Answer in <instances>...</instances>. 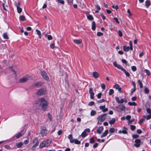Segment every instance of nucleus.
<instances>
[{"mask_svg":"<svg viewBox=\"0 0 151 151\" xmlns=\"http://www.w3.org/2000/svg\"><path fill=\"white\" fill-rule=\"evenodd\" d=\"M35 104L41 106L42 110L43 111L47 110L48 105V102L43 98H39L37 100L35 101Z\"/></svg>","mask_w":151,"mask_h":151,"instance_id":"1","label":"nucleus"},{"mask_svg":"<svg viewBox=\"0 0 151 151\" xmlns=\"http://www.w3.org/2000/svg\"><path fill=\"white\" fill-rule=\"evenodd\" d=\"M113 64L115 67L117 68L118 69H120L123 71L125 73L126 76L127 77L130 76V74L129 73L127 72L121 65L117 64L116 61L114 62Z\"/></svg>","mask_w":151,"mask_h":151,"instance_id":"2","label":"nucleus"},{"mask_svg":"<svg viewBox=\"0 0 151 151\" xmlns=\"http://www.w3.org/2000/svg\"><path fill=\"white\" fill-rule=\"evenodd\" d=\"M51 142V141L50 139H48L42 142L40 144L39 147L42 148L44 147H47L49 146Z\"/></svg>","mask_w":151,"mask_h":151,"instance_id":"3","label":"nucleus"},{"mask_svg":"<svg viewBox=\"0 0 151 151\" xmlns=\"http://www.w3.org/2000/svg\"><path fill=\"white\" fill-rule=\"evenodd\" d=\"M106 115V114H104L98 116L97 118L98 120V122L97 123L98 124H101L102 122L105 120Z\"/></svg>","mask_w":151,"mask_h":151,"instance_id":"4","label":"nucleus"},{"mask_svg":"<svg viewBox=\"0 0 151 151\" xmlns=\"http://www.w3.org/2000/svg\"><path fill=\"white\" fill-rule=\"evenodd\" d=\"M40 133L42 137L46 136L48 134V132L45 127H41Z\"/></svg>","mask_w":151,"mask_h":151,"instance_id":"5","label":"nucleus"},{"mask_svg":"<svg viewBox=\"0 0 151 151\" xmlns=\"http://www.w3.org/2000/svg\"><path fill=\"white\" fill-rule=\"evenodd\" d=\"M46 93V89L45 88H41L39 90L36 92V93L37 95L40 96L45 95Z\"/></svg>","mask_w":151,"mask_h":151,"instance_id":"6","label":"nucleus"},{"mask_svg":"<svg viewBox=\"0 0 151 151\" xmlns=\"http://www.w3.org/2000/svg\"><path fill=\"white\" fill-rule=\"evenodd\" d=\"M30 77L29 76L27 75L21 78L19 81L20 83L25 82L29 79Z\"/></svg>","mask_w":151,"mask_h":151,"instance_id":"7","label":"nucleus"},{"mask_svg":"<svg viewBox=\"0 0 151 151\" xmlns=\"http://www.w3.org/2000/svg\"><path fill=\"white\" fill-rule=\"evenodd\" d=\"M90 132V130L89 129H86L82 133L81 135V136L83 138L86 137Z\"/></svg>","mask_w":151,"mask_h":151,"instance_id":"8","label":"nucleus"},{"mask_svg":"<svg viewBox=\"0 0 151 151\" xmlns=\"http://www.w3.org/2000/svg\"><path fill=\"white\" fill-rule=\"evenodd\" d=\"M41 74L42 77L46 80H49V78L47 73L44 71H43L41 72Z\"/></svg>","mask_w":151,"mask_h":151,"instance_id":"9","label":"nucleus"},{"mask_svg":"<svg viewBox=\"0 0 151 151\" xmlns=\"http://www.w3.org/2000/svg\"><path fill=\"white\" fill-rule=\"evenodd\" d=\"M25 130L24 129H23L21 131L19 132L17 134L15 135L17 138L18 139L20 137L25 133Z\"/></svg>","mask_w":151,"mask_h":151,"instance_id":"10","label":"nucleus"},{"mask_svg":"<svg viewBox=\"0 0 151 151\" xmlns=\"http://www.w3.org/2000/svg\"><path fill=\"white\" fill-rule=\"evenodd\" d=\"M141 141L139 139H136L135 140V144L134 146L136 147H138L140 145Z\"/></svg>","mask_w":151,"mask_h":151,"instance_id":"11","label":"nucleus"},{"mask_svg":"<svg viewBox=\"0 0 151 151\" xmlns=\"http://www.w3.org/2000/svg\"><path fill=\"white\" fill-rule=\"evenodd\" d=\"M33 143L34 144V145L33 146V147H36V146H37L39 143L38 138L37 137L34 138L33 141Z\"/></svg>","mask_w":151,"mask_h":151,"instance_id":"12","label":"nucleus"},{"mask_svg":"<svg viewBox=\"0 0 151 151\" xmlns=\"http://www.w3.org/2000/svg\"><path fill=\"white\" fill-rule=\"evenodd\" d=\"M116 109L121 111H124L125 110L126 107L123 105L120 104L116 107Z\"/></svg>","mask_w":151,"mask_h":151,"instance_id":"13","label":"nucleus"},{"mask_svg":"<svg viewBox=\"0 0 151 151\" xmlns=\"http://www.w3.org/2000/svg\"><path fill=\"white\" fill-rule=\"evenodd\" d=\"M89 92L90 94V98L92 99H94V93L93 91V89L92 88H90L89 89Z\"/></svg>","mask_w":151,"mask_h":151,"instance_id":"14","label":"nucleus"},{"mask_svg":"<svg viewBox=\"0 0 151 151\" xmlns=\"http://www.w3.org/2000/svg\"><path fill=\"white\" fill-rule=\"evenodd\" d=\"M104 129L103 127L102 126H101L98 128L97 129V132L99 134H100L102 132Z\"/></svg>","mask_w":151,"mask_h":151,"instance_id":"15","label":"nucleus"},{"mask_svg":"<svg viewBox=\"0 0 151 151\" xmlns=\"http://www.w3.org/2000/svg\"><path fill=\"white\" fill-rule=\"evenodd\" d=\"M114 88L116 89H118V91L121 92V88L117 84H115L114 86Z\"/></svg>","mask_w":151,"mask_h":151,"instance_id":"16","label":"nucleus"},{"mask_svg":"<svg viewBox=\"0 0 151 151\" xmlns=\"http://www.w3.org/2000/svg\"><path fill=\"white\" fill-rule=\"evenodd\" d=\"M123 49L124 51L125 52H128L130 50V48L129 46H127L126 45L123 46Z\"/></svg>","mask_w":151,"mask_h":151,"instance_id":"17","label":"nucleus"},{"mask_svg":"<svg viewBox=\"0 0 151 151\" xmlns=\"http://www.w3.org/2000/svg\"><path fill=\"white\" fill-rule=\"evenodd\" d=\"M68 138L70 140L71 143H73L74 142V139H73L72 135L71 134H70L68 135Z\"/></svg>","mask_w":151,"mask_h":151,"instance_id":"18","label":"nucleus"},{"mask_svg":"<svg viewBox=\"0 0 151 151\" xmlns=\"http://www.w3.org/2000/svg\"><path fill=\"white\" fill-rule=\"evenodd\" d=\"M93 76L95 78L99 77V73L96 72H94L93 73Z\"/></svg>","mask_w":151,"mask_h":151,"instance_id":"19","label":"nucleus"},{"mask_svg":"<svg viewBox=\"0 0 151 151\" xmlns=\"http://www.w3.org/2000/svg\"><path fill=\"white\" fill-rule=\"evenodd\" d=\"M150 0H147L145 1V6L147 8H148L150 5Z\"/></svg>","mask_w":151,"mask_h":151,"instance_id":"20","label":"nucleus"},{"mask_svg":"<svg viewBox=\"0 0 151 151\" xmlns=\"http://www.w3.org/2000/svg\"><path fill=\"white\" fill-rule=\"evenodd\" d=\"M108 129L106 130L101 136V137L102 138L105 137L108 134Z\"/></svg>","mask_w":151,"mask_h":151,"instance_id":"21","label":"nucleus"},{"mask_svg":"<svg viewBox=\"0 0 151 151\" xmlns=\"http://www.w3.org/2000/svg\"><path fill=\"white\" fill-rule=\"evenodd\" d=\"M73 41L76 44H80L82 42V41L81 39L74 40Z\"/></svg>","mask_w":151,"mask_h":151,"instance_id":"22","label":"nucleus"},{"mask_svg":"<svg viewBox=\"0 0 151 151\" xmlns=\"http://www.w3.org/2000/svg\"><path fill=\"white\" fill-rule=\"evenodd\" d=\"M118 133L119 134L122 133L124 134H127V132L126 130H120L119 131Z\"/></svg>","mask_w":151,"mask_h":151,"instance_id":"23","label":"nucleus"},{"mask_svg":"<svg viewBox=\"0 0 151 151\" xmlns=\"http://www.w3.org/2000/svg\"><path fill=\"white\" fill-rule=\"evenodd\" d=\"M146 119V116H143V118L141 119L139 121V123L140 124H141Z\"/></svg>","mask_w":151,"mask_h":151,"instance_id":"24","label":"nucleus"},{"mask_svg":"<svg viewBox=\"0 0 151 151\" xmlns=\"http://www.w3.org/2000/svg\"><path fill=\"white\" fill-rule=\"evenodd\" d=\"M96 24L94 21L93 22L92 24V29L93 30H95L96 29Z\"/></svg>","mask_w":151,"mask_h":151,"instance_id":"25","label":"nucleus"},{"mask_svg":"<svg viewBox=\"0 0 151 151\" xmlns=\"http://www.w3.org/2000/svg\"><path fill=\"white\" fill-rule=\"evenodd\" d=\"M8 69L10 70V71L12 73H13L14 75L15 76H16V72L12 68L10 67Z\"/></svg>","mask_w":151,"mask_h":151,"instance_id":"26","label":"nucleus"},{"mask_svg":"<svg viewBox=\"0 0 151 151\" xmlns=\"http://www.w3.org/2000/svg\"><path fill=\"white\" fill-rule=\"evenodd\" d=\"M23 143L22 142H20L19 143H17L16 144V146L18 148H21L22 146Z\"/></svg>","mask_w":151,"mask_h":151,"instance_id":"27","label":"nucleus"},{"mask_svg":"<svg viewBox=\"0 0 151 151\" xmlns=\"http://www.w3.org/2000/svg\"><path fill=\"white\" fill-rule=\"evenodd\" d=\"M137 82L139 84V87L141 88H143V86L142 83L141 81L140 80H138L137 81Z\"/></svg>","mask_w":151,"mask_h":151,"instance_id":"28","label":"nucleus"},{"mask_svg":"<svg viewBox=\"0 0 151 151\" xmlns=\"http://www.w3.org/2000/svg\"><path fill=\"white\" fill-rule=\"evenodd\" d=\"M36 32H37V34L39 35V37L40 38H41V33L40 31L38 29H37L36 30Z\"/></svg>","mask_w":151,"mask_h":151,"instance_id":"29","label":"nucleus"},{"mask_svg":"<svg viewBox=\"0 0 151 151\" xmlns=\"http://www.w3.org/2000/svg\"><path fill=\"white\" fill-rule=\"evenodd\" d=\"M87 17L88 19L89 20H92L93 19L92 16L91 15H87Z\"/></svg>","mask_w":151,"mask_h":151,"instance_id":"30","label":"nucleus"},{"mask_svg":"<svg viewBox=\"0 0 151 151\" xmlns=\"http://www.w3.org/2000/svg\"><path fill=\"white\" fill-rule=\"evenodd\" d=\"M128 104L130 106H136L137 105V104L134 102H129Z\"/></svg>","mask_w":151,"mask_h":151,"instance_id":"31","label":"nucleus"},{"mask_svg":"<svg viewBox=\"0 0 151 151\" xmlns=\"http://www.w3.org/2000/svg\"><path fill=\"white\" fill-rule=\"evenodd\" d=\"M115 130H116V131L117 129H115L113 128H110L109 129V131L111 133H113L115 131Z\"/></svg>","mask_w":151,"mask_h":151,"instance_id":"32","label":"nucleus"},{"mask_svg":"<svg viewBox=\"0 0 151 151\" xmlns=\"http://www.w3.org/2000/svg\"><path fill=\"white\" fill-rule=\"evenodd\" d=\"M115 122V119L114 118H112L111 120L109 121V123L111 125L114 123Z\"/></svg>","mask_w":151,"mask_h":151,"instance_id":"33","label":"nucleus"},{"mask_svg":"<svg viewBox=\"0 0 151 151\" xmlns=\"http://www.w3.org/2000/svg\"><path fill=\"white\" fill-rule=\"evenodd\" d=\"M96 111L93 110H92L91 111V115L92 116H94L96 114Z\"/></svg>","mask_w":151,"mask_h":151,"instance_id":"34","label":"nucleus"},{"mask_svg":"<svg viewBox=\"0 0 151 151\" xmlns=\"http://www.w3.org/2000/svg\"><path fill=\"white\" fill-rule=\"evenodd\" d=\"M45 36H47V39L49 40H52V36L51 35H47L46 34V35H45Z\"/></svg>","mask_w":151,"mask_h":151,"instance_id":"35","label":"nucleus"},{"mask_svg":"<svg viewBox=\"0 0 151 151\" xmlns=\"http://www.w3.org/2000/svg\"><path fill=\"white\" fill-rule=\"evenodd\" d=\"M3 37L4 38L6 39H9V37L6 33H5L3 35Z\"/></svg>","mask_w":151,"mask_h":151,"instance_id":"36","label":"nucleus"},{"mask_svg":"<svg viewBox=\"0 0 151 151\" xmlns=\"http://www.w3.org/2000/svg\"><path fill=\"white\" fill-rule=\"evenodd\" d=\"M144 71L145 73L147 74V75L148 76H149L150 75V71H149V70H148L147 69H145L144 70Z\"/></svg>","mask_w":151,"mask_h":151,"instance_id":"37","label":"nucleus"},{"mask_svg":"<svg viewBox=\"0 0 151 151\" xmlns=\"http://www.w3.org/2000/svg\"><path fill=\"white\" fill-rule=\"evenodd\" d=\"M74 142L76 144H81L80 141L78 140L77 139H74Z\"/></svg>","mask_w":151,"mask_h":151,"instance_id":"38","label":"nucleus"},{"mask_svg":"<svg viewBox=\"0 0 151 151\" xmlns=\"http://www.w3.org/2000/svg\"><path fill=\"white\" fill-rule=\"evenodd\" d=\"M17 12H18V13L19 14L22 11V9L20 7L17 8Z\"/></svg>","mask_w":151,"mask_h":151,"instance_id":"39","label":"nucleus"},{"mask_svg":"<svg viewBox=\"0 0 151 151\" xmlns=\"http://www.w3.org/2000/svg\"><path fill=\"white\" fill-rule=\"evenodd\" d=\"M19 19L20 20L23 21L25 19V17L23 15H22L20 16Z\"/></svg>","mask_w":151,"mask_h":151,"instance_id":"40","label":"nucleus"},{"mask_svg":"<svg viewBox=\"0 0 151 151\" xmlns=\"http://www.w3.org/2000/svg\"><path fill=\"white\" fill-rule=\"evenodd\" d=\"M95 142L94 137H92L90 138V142L91 143H93Z\"/></svg>","mask_w":151,"mask_h":151,"instance_id":"41","label":"nucleus"},{"mask_svg":"<svg viewBox=\"0 0 151 151\" xmlns=\"http://www.w3.org/2000/svg\"><path fill=\"white\" fill-rule=\"evenodd\" d=\"M114 93V91L112 89H110L109 90V94L111 95L113 94Z\"/></svg>","mask_w":151,"mask_h":151,"instance_id":"42","label":"nucleus"},{"mask_svg":"<svg viewBox=\"0 0 151 151\" xmlns=\"http://www.w3.org/2000/svg\"><path fill=\"white\" fill-rule=\"evenodd\" d=\"M20 4L19 2L17 3L16 2H15V5L17 8L19 7Z\"/></svg>","mask_w":151,"mask_h":151,"instance_id":"43","label":"nucleus"},{"mask_svg":"<svg viewBox=\"0 0 151 151\" xmlns=\"http://www.w3.org/2000/svg\"><path fill=\"white\" fill-rule=\"evenodd\" d=\"M129 47L130 48V50H133V47L132 45V43L131 41H130L129 42Z\"/></svg>","mask_w":151,"mask_h":151,"instance_id":"44","label":"nucleus"},{"mask_svg":"<svg viewBox=\"0 0 151 151\" xmlns=\"http://www.w3.org/2000/svg\"><path fill=\"white\" fill-rule=\"evenodd\" d=\"M42 84V83L41 82H38L35 83V86H41Z\"/></svg>","mask_w":151,"mask_h":151,"instance_id":"45","label":"nucleus"},{"mask_svg":"<svg viewBox=\"0 0 151 151\" xmlns=\"http://www.w3.org/2000/svg\"><path fill=\"white\" fill-rule=\"evenodd\" d=\"M29 142V138H28L27 139L24 141L23 143L24 144H28Z\"/></svg>","mask_w":151,"mask_h":151,"instance_id":"46","label":"nucleus"},{"mask_svg":"<svg viewBox=\"0 0 151 151\" xmlns=\"http://www.w3.org/2000/svg\"><path fill=\"white\" fill-rule=\"evenodd\" d=\"M136 91V88H134L133 89H132L131 91V92L130 93V95H132L133 93L135 91Z\"/></svg>","mask_w":151,"mask_h":151,"instance_id":"47","label":"nucleus"},{"mask_svg":"<svg viewBox=\"0 0 151 151\" xmlns=\"http://www.w3.org/2000/svg\"><path fill=\"white\" fill-rule=\"evenodd\" d=\"M94 104V102L93 101H91L89 102L88 104V105L89 106H91Z\"/></svg>","mask_w":151,"mask_h":151,"instance_id":"48","label":"nucleus"},{"mask_svg":"<svg viewBox=\"0 0 151 151\" xmlns=\"http://www.w3.org/2000/svg\"><path fill=\"white\" fill-rule=\"evenodd\" d=\"M130 127L131 128V130L132 131H133L136 128V127L135 126L133 125H131Z\"/></svg>","mask_w":151,"mask_h":151,"instance_id":"49","label":"nucleus"},{"mask_svg":"<svg viewBox=\"0 0 151 151\" xmlns=\"http://www.w3.org/2000/svg\"><path fill=\"white\" fill-rule=\"evenodd\" d=\"M131 69L132 70L134 71H135L137 70L136 67L134 66H132L131 67Z\"/></svg>","mask_w":151,"mask_h":151,"instance_id":"50","label":"nucleus"},{"mask_svg":"<svg viewBox=\"0 0 151 151\" xmlns=\"http://www.w3.org/2000/svg\"><path fill=\"white\" fill-rule=\"evenodd\" d=\"M58 1V3H60L61 4H64V1L63 0H57Z\"/></svg>","mask_w":151,"mask_h":151,"instance_id":"51","label":"nucleus"},{"mask_svg":"<svg viewBox=\"0 0 151 151\" xmlns=\"http://www.w3.org/2000/svg\"><path fill=\"white\" fill-rule=\"evenodd\" d=\"M144 91L145 93H148L149 92V90L147 88H145Z\"/></svg>","mask_w":151,"mask_h":151,"instance_id":"52","label":"nucleus"},{"mask_svg":"<svg viewBox=\"0 0 151 151\" xmlns=\"http://www.w3.org/2000/svg\"><path fill=\"white\" fill-rule=\"evenodd\" d=\"M104 99H102L97 101V103H100L104 102Z\"/></svg>","mask_w":151,"mask_h":151,"instance_id":"53","label":"nucleus"},{"mask_svg":"<svg viewBox=\"0 0 151 151\" xmlns=\"http://www.w3.org/2000/svg\"><path fill=\"white\" fill-rule=\"evenodd\" d=\"M96 8L98 10L101 9V7L99 5H96L95 6Z\"/></svg>","mask_w":151,"mask_h":151,"instance_id":"54","label":"nucleus"},{"mask_svg":"<svg viewBox=\"0 0 151 151\" xmlns=\"http://www.w3.org/2000/svg\"><path fill=\"white\" fill-rule=\"evenodd\" d=\"M115 99L116 101L118 103H119L120 100H119V98L118 97L116 96L115 97Z\"/></svg>","mask_w":151,"mask_h":151,"instance_id":"55","label":"nucleus"},{"mask_svg":"<svg viewBox=\"0 0 151 151\" xmlns=\"http://www.w3.org/2000/svg\"><path fill=\"white\" fill-rule=\"evenodd\" d=\"M48 118L50 121H52V117L50 113L48 114Z\"/></svg>","mask_w":151,"mask_h":151,"instance_id":"56","label":"nucleus"},{"mask_svg":"<svg viewBox=\"0 0 151 151\" xmlns=\"http://www.w3.org/2000/svg\"><path fill=\"white\" fill-rule=\"evenodd\" d=\"M103 35V33L101 32H98L97 33V35L98 36H100L102 35Z\"/></svg>","mask_w":151,"mask_h":151,"instance_id":"57","label":"nucleus"},{"mask_svg":"<svg viewBox=\"0 0 151 151\" xmlns=\"http://www.w3.org/2000/svg\"><path fill=\"white\" fill-rule=\"evenodd\" d=\"M122 61L123 63L126 64V65H127V62L125 59H122Z\"/></svg>","mask_w":151,"mask_h":151,"instance_id":"58","label":"nucleus"},{"mask_svg":"<svg viewBox=\"0 0 151 151\" xmlns=\"http://www.w3.org/2000/svg\"><path fill=\"white\" fill-rule=\"evenodd\" d=\"M105 105L101 106H100L99 109L101 110H102V111L104 109H105Z\"/></svg>","mask_w":151,"mask_h":151,"instance_id":"59","label":"nucleus"},{"mask_svg":"<svg viewBox=\"0 0 151 151\" xmlns=\"http://www.w3.org/2000/svg\"><path fill=\"white\" fill-rule=\"evenodd\" d=\"M101 88L103 89L104 90L106 86L104 84H102L101 86Z\"/></svg>","mask_w":151,"mask_h":151,"instance_id":"60","label":"nucleus"},{"mask_svg":"<svg viewBox=\"0 0 151 151\" xmlns=\"http://www.w3.org/2000/svg\"><path fill=\"white\" fill-rule=\"evenodd\" d=\"M132 136L133 138L135 139L139 137V136L137 134H134Z\"/></svg>","mask_w":151,"mask_h":151,"instance_id":"61","label":"nucleus"},{"mask_svg":"<svg viewBox=\"0 0 151 151\" xmlns=\"http://www.w3.org/2000/svg\"><path fill=\"white\" fill-rule=\"evenodd\" d=\"M134 119H132L131 120H129L128 123L129 124H131L133 122H134Z\"/></svg>","mask_w":151,"mask_h":151,"instance_id":"62","label":"nucleus"},{"mask_svg":"<svg viewBox=\"0 0 151 151\" xmlns=\"http://www.w3.org/2000/svg\"><path fill=\"white\" fill-rule=\"evenodd\" d=\"M101 95H102V93H101L98 94L97 96V97L99 99H100L101 98Z\"/></svg>","mask_w":151,"mask_h":151,"instance_id":"63","label":"nucleus"},{"mask_svg":"<svg viewBox=\"0 0 151 151\" xmlns=\"http://www.w3.org/2000/svg\"><path fill=\"white\" fill-rule=\"evenodd\" d=\"M62 131L61 130H60L58 132V135H60L62 133Z\"/></svg>","mask_w":151,"mask_h":151,"instance_id":"64","label":"nucleus"}]
</instances>
